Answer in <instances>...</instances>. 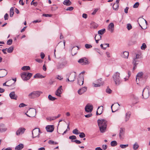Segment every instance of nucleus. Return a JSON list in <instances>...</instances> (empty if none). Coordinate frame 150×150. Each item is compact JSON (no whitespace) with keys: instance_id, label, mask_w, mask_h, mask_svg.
<instances>
[{"instance_id":"f257e3e1","label":"nucleus","mask_w":150,"mask_h":150,"mask_svg":"<svg viewBox=\"0 0 150 150\" xmlns=\"http://www.w3.org/2000/svg\"><path fill=\"white\" fill-rule=\"evenodd\" d=\"M100 132L103 133L105 132L107 127L106 121L104 119L98 120L97 121Z\"/></svg>"},{"instance_id":"f03ea898","label":"nucleus","mask_w":150,"mask_h":150,"mask_svg":"<svg viewBox=\"0 0 150 150\" xmlns=\"http://www.w3.org/2000/svg\"><path fill=\"white\" fill-rule=\"evenodd\" d=\"M112 79L115 84L117 86H119L122 83V80L120 77V74L118 72H115L113 75Z\"/></svg>"},{"instance_id":"7ed1b4c3","label":"nucleus","mask_w":150,"mask_h":150,"mask_svg":"<svg viewBox=\"0 0 150 150\" xmlns=\"http://www.w3.org/2000/svg\"><path fill=\"white\" fill-rule=\"evenodd\" d=\"M68 62L64 60L62 62H58L56 63L55 67L57 69H61L67 65Z\"/></svg>"},{"instance_id":"20e7f679","label":"nucleus","mask_w":150,"mask_h":150,"mask_svg":"<svg viewBox=\"0 0 150 150\" xmlns=\"http://www.w3.org/2000/svg\"><path fill=\"white\" fill-rule=\"evenodd\" d=\"M42 93L40 91H33L28 94V97L30 99H34L39 97Z\"/></svg>"},{"instance_id":"39448f33","label":"nucleus","mask_w":150,"mask_h":150,"mask_svg":"<svg viewBox=\"0 0 150 150\" xmlns=\"http://www.w3.org/2000/svg\"><path fill=\"white\" fill-rule=\"evenodd\" d=\"M148 87H146L143 91L142 96L143 98L146 99L149 96V91Z\"/></svg>"},{"instance_id":"423d86ee","label":"nucleus","mask_w":150,"mask_h":150,"mask_svg":"<svg viewBox=\"0 0 150 150\" xmlns=\"http://www.w3.org/2000/svg\"><path fill=\"white\" fill-rule=\"evenodd\" d=\"M39 129L38 128H35L32 131V137L34 138L37 137H39Z\"/></svg>"},{"instance_id":"0eeeda50","label":"nucleus","mask_w":150,"mask_h":150,"mask_svg":"<svg viewBox=\"0 0 150 150\" xmlns=\"http://www.w3.org/2000/svg\"><path fill=\"white\" fill-rule=\"evenodd\" d=\"M119 107L120 105L117 103H115L112 104L111 107L112 112H114L117 111L118 110V108H119Z\"/></svg>"},{"instance_id":"6e6552de","label":"nucleus","mask_w":150,"mask_h":150,"mask_svg":"<svg viewBox=\"0 0 150 150\" xmlns=\"http://www.w3.org/2000/svg\"><path fill=\"white\" fill-rule=\"evenodd\" d=\"M76 76L75 74L71 75V74H68L66 75L67 79L69 81H73Z\"/></svg>"},{"instance_id":"1a4fd4ad","label":"nucleus","mask_w":150,"mask_h":150,"mask_svg":"<svg viewBox=\"0 0 150 150\" xmlns=\"http://www.w3.org/2000/svg\"><path fill=\"white\" fill-rule=\"evenodd\" d=\"M125 129L122 128H120L119 134V136L120 139H123L125 137Z\"/></svg>"},{"instance_id":"9d476101","label":"nucleus","mask_w":150,"mask_h":150,"mask_svg":"<svg viewBox=\"0 0 150 150\" xmlns=\"http://www.w3.org/2000/svg\"><path fill=\"white\" fill-rule=\"evenodd\" d=\"M93 106L92 105L90 104H87L85 107V110L86 112H91L93 110Z\"/></svg>"},{"instance_id":"9b49d317","label":"nucleus","mask_w":150,"mask_h":150,"mask_svg":"<svg viewBox=\"0 0 150 150\" xmlns=\"http://www.w3.org/2000/svg\"><path fill=\"white\" fill-rule=\"evenodd\" d=\"M78 62L82 65H86L88 64L87 59L86 58H83L79 59Z\"/></svg>"},{"instance_id":"f8f14e48","label":"nucleus","mask_w":150,"mask_h":150,"mask_svg":"<svg viewBox=\"0 0 150 150\" xmlns=\"http://www.w3.org/2000/svg\"><path fill=\"white\" fill-rule=\"evenodd\" d=\"M107 30L111 33L113 32L114 30V25L113 23H111L108 26Z\"/></svg>"},{"instance_id":"ddd939ff","label":"nucleus","mask_w":150,"mask_h":150,"mask_svg":"<svg viewBox=\"0 0 150 150\" xmlns=\"http://www.w3.org/2000/svg\"><path fill=\"white\" fill-rule=\"evenodd\" d=\"M26 129L23 127L19 128L16 132V134L19 136L24 133Z\"/></svg>"},{"instance_id":"4468645a","label":"nucleus","mask_w":150,"mask_h":150,"mask_svg":"<svg viewBox=\"0 0 150 150\" xmlns=\"http://www.w3.org/2000/svg\"><path fill=\"white\" fill-rule=\"evenodd\" d=\"M62 86H60L55 92V95L59 97L61 96V94L62 91Z\"/></svg>"},{"instance_id":"2eb2a0df","label":"nucleus","mask_w":150,"mask_h":150,"mask_svg":"<svg viewBox=\"0 0 150 150\" xmlns=\"http://www.w3.org/2000/svg\"><path fill=\"white\" fill-rule=\"evenodd\" d=\"M139 62V60H138V59H136L135 58H133V60L132 61V64H133V69L134 70L135 69H136L137 65L138 64V62Z\"/></svg>"},{"instance_id":"dca6fc26","label":"nucleus","mask_w":150,"mask_h":150,"mask_svg":"<svg viewBox=\"0 0 150 150\" xmlns=\"http://www.w3.org/2000/svg\"><path fill=\"white\" fill-rule=\"evenodd\" d=\"M87 90V88L86 87H83L78 90V93L79 95H81L85 93Z\"/></svg>"},{"instance_id":"f3484780","label":"nucleus","mask_w":150,"mask_h":150,"mask_svg":"<svg viewBox=\"0 0 150 150\" xmlns=\"http://www.w3.org/2000/svg\"><path fill=\"white\" fill-rule=\"evenodd\" d=\"M7 129V128L5 127L4 124L2 123L0 124V133L5 132Z\"/></svg>"},{"instance_id":"a211bd4d","label":"nucleus","mask_w":150,"mask_h":150,"mask_svg":"<svg viewBox=\"0 0 150 150\" xmlns=\"http://www.w3.org/2000/svg\"><path fill=\"white\" fill-rule=\"evenodd\" d=\"M46 129L47 132H51L54 130L53 125H47L46 127Z\"/></svg>"},{"instance_id":"6ab92c4d","label":"nucleus","mask_w":150,"mask_h":150,"mask_svg":"<svg viewBox=\"0 0 150 150\" xmlns=\"http://www.w3.org/2000/svg\"><path fill=\"white\" fill-rule=\"evenodd\" d=\"M84 78L83 77L80 76L78 78V83L80 85H82L83 83Z\"/></svg>"},{"instance_id":"aec40b11","label":"nucleus","mask_w":150,"mask_h":150,"mask_svg":"<svg viewBox=\"0 0 150 150\" xmlns=\"http://www.w3.org/2000/svg\"><path fill=\"white\" fill-rule=\"evenodd\" d=\"M9 96L12 99L16 100L17 98L14 91L11 92L9 94Z\"/></svg>"},{"instance_id":"412c9836","label":"nucleus","mask_w":150,"mask_h":150,"mask_svg":"<svg viewBox=\"0 0 150 150\" xmlns=\"http://www.w3.org/2000/svg\"><path fill=\"white\" fill-rule=\"evenodd\" d=\"M120 0H116V3L114 4L112 8L114 10H116L119 7V3Z\"/></svg>"},{"instance_id":"4be33fe9","label":"nucleus","mask_w":150,"mask_h":150,"mask_svg":"<svg viewBox=\"0 0 150 150\" xmlns=\"http://www.w3.org/2000/svg\"><path fill=\"white\" fill-rule=\"evenodd\" d=\"M60 114H59L57 116L48 117L47 118V120L51 121L52 120H54L56 119V118L59 117L60 116Z\"/></svg>"},{"instance_id":"5701e85b","label":"nucleus","mask_w":150,"mask_h":150,"mask_svg":"<svg viewBox=\"0 0 150 150\" xmlns=\"http://www.w3.org/2000/svg\"><path fill=\"white\" fill-rule=\"evenodd\" d=\"M143 75V72H139V73H138L137 74V75L136 81L137 82V84H138V83H137V79H139V80L140 79H142Z\"/></svg>"},{"instance_id":"b1692460","label":"nucleus","mask_w":150,"mask_h":150,"mask_svg":"<svg viewBox=\"0 0 150 150\" xmlns=\"http://www.w3.org/2000/svg\"><path fill=\"white\" fill-rule=\"evenodd\" d=\"M121 55L124 58H127L129 56V53L126 51L124 52Z\"/></svg>"},{"instance_id":"393cba45","label":"nucleus","mask_w":150,"mask_h":150,"mask_svg":"<svg viewBox=\"0 0 150 150\" xmlns=\"http://www.w3.org/2000/svg\"><path fill=\"white\" fill-rule=\"evenodd\" d=\"M23 73L25 75V76L28 78V79H29L33 75L32 73H28V72H25Z\"/></svg>"},{"instance_id":"a878e982","label":"nucleus","mask_w":150,"mask_h":150,"mask_svg":"<svg viewBox=\"0 0 150 150\" xmlns=\"http://www.w3.org/2000/svg\"><path fill=\"white\" fill-rule=\"evenodd\" d=\"M24 147L23 144H21L16 146L15 149L16 150H21Z\"/></svg>"},{"instance_id":"bb28decb","label":"nucleus","mask_w":150,"mask_h":150,"mask_svg":"<svg viewBox=\"0 0 150 150\" xmlns=\"http://www.w3.org/2000/svg\"><path fill=\"white\" fill-rule=\"evenodd\" d=\"M71 2L69 0H65L63 3V4L66 6H69L71 4Z\"/></svg>"},{"instance_id":"cd10ccee","label":"nucleus","mask_w":150,"mask_h":150,"mask_svg":"<svg viewBox=\"0 0 150 150\" xmlns=\"http://www.w3.org/2000/svg\"><path fill=\"white\" fill-rule=\"evenodd\" d=\"M45 76H43L39 73H37L34 76V78H44Z\"/></svg>"},{"instance_id":"c85d7f7f","label":"nucleus","mask_w":150,"mask_h":150,"mask_svg":"<svg viewBox=\"0 0 150 150\" xmlns=\"http://www.w3.org/2000/svg\"><path fill=\"white\" fill-rule=\"evenodd\" d=\"M133 100H134L133 102V105L136 104L139 102L138 98L136 96H134Z\"/></svg>"},{"instance_id":"c756f323","label":"nucleus","mask_w":150,"mask_h":150,"mask_svg":"<svg viewBox=\"0 0 150 150\" xmlns=\"http://www.w3.org/2000/svg\"><path fill=\"white\" fill-rule=\"evenodd\" d=\"M103 112V106L99 107L97 110L96 112Z\"/></svg>"},{"instance_id":"7c9ffc66","label":"nucleus","mask_w":150,"mask_h":150,"mask_svg":"<svg viewBox=\"0 0 150 150\" xmlns=\"http://www.w3.org/2000/svg\"><path fill=\"white\" fill-rule=\"evenodd\" d=\"M1 73H4V74L3 75L0 76V78L4 77L7 74V72L5 69H3V71Z\"/></svg>"},{"instance_id":"2f4dec72","label":"nucleus","mask_w":150,"mask_h":150,"mask_svg":"<svg viewBox=\"0 0 150 150\" xmlns=\"http://www.w3.org/2000/svg\"><path fill=\"white\" fill-rule=\"evenodd\" d=\"M7 49L8 52L11 53L13 52L14 50V47L13 46H11Z\"/></svg>"},{"instance_id":"473e14b6","label":"nucleus","mask_w":150,"mask_h":150,"mask_svg":"<svg viewBox=\"0 0 150 150\" xmlns=\"http://www.w3.org/2000/svg\"><path fill=\"white\" fill-rule=\"evenodd\" d=\"M21 69L23 71H27L30 69V67L29 66H24L22 67Z\"/></svg>"},{"instance_id":"72a5a7b5","label":"nucleus","mask_w":150,"mask_h":150,"mask_svg":"<svg viewBox=\"0 0 150 150\" xmlns=\"http://www.w3.org/2000/svg\"><path fill=\"white\" fill-rule=\"evenodd\" d=\"M105 32V28L99 30L98 31V33L99 35H102Z\"/></svg>"},{"instance_id":"f704fd0d","label":"nucleus","mask_w":150,"mask_h":150,"mask_svg":"<svg viewBox=\"0 0 150 150\" xmlns=\"http://www.w3.org/2000/svg\"><path fill=\"white\" fill-rule=\"evenodd\" d=\"M25 75L23 73L21 75V77L24 81H27L29 79H28V78L25 76Z\"/></svg>"},{"instance_id":"c9c22d12","label":"nucleus","mask_w":150,"mask_h":150,"mask_svg":"<svg viewBox=\"0 0 150 150\" xmlns=\"http://www.w3.org/2000/svg\"><path fill=\"white\" fill-rule=\"evenodd\" d=\"M14 9L13 7H11L10 9V17H11L13 16L14 14Z\"/></svg>"},{"instance_id":"e433bc0d","label":"nucleus","mask_w":150,"mask_h":150,"mask_svg":"<svg viewBox=\"0 0 150 150\" xmlns=\"http://www.w3.org/2000/svg\"><path fill=\"white\" fill-rule=\"evenodd\" d=\"M48 98L49 100L51 101H54L56 99V98L52 96L51 95H49L48 96Z\"/></svg>"},{"instance_id":"4c0bfd02","label":"nucleus","mask_w":150,"mask_h":150,"mask_svg":"<svg viewBox=\"0 0 150 150\" xmlns=\"http://www.w3.org/2000/svg\"><path fill=\"white\" fill-rule=\"evenodd\" d=\"M139 147V145H138L137 142H135L134 144L133 145V148L134 150L137 149Z\"/></svg>"},{"instance_id":"58836bf2","label":"nucleus","mask_w":150,"mask_h":150,"mask_svg":"<svg viewBox=\"0 0 150 150\" xmlns=\"http://www.w3.org/2000/svg\"><path fill=\"white\" fill-rule=\"evenodd\" d=\"M125 115V121L127 122L129 120V118H130L131 114L130 113H126Z\"/></svg>"},{"instance_id":"ea45409f","label":"nucleus","mask_w":150,"mask_h":150,"mask_svg":"<svg viewBox=\"0 0 150 150\" xmlns=\"http://www.w3.org/2000/svg\"><path fill=\"white\" fill-rule=\"evenodd\" d=\"M110 144L112 146H115L117 145V143L116 141H113L111 142Z\"/></svg>"},{"instance_id":"a19ab883","label":"nucleus","mask_w":150,"mask_h":150,"mask_svg":"<svg viewBox=\"0 0 150 150\" xmlns=\"http://www.w3.org/2000/svg\"><path fill=\"white\" fill-rule=\"evenodd\" d=\"M25 113V115H26L27 116L30 117H35L36 115V113H33V115H32V113H29V114H28L27 113Z\"/></svg>"},{"instance_id":"79ce46f5","label":"nucleus","mask_w":150,"mask_h":150,"mask_svg":"<svg viewBox=\"0 0 150 150\" xmlns=\"http://www.w3.org/2000/svg\"><path fill=\"white\" fill-rule=\"evenodd\" d=\"M48 143L50 144H58V143L57 142H55L53 141L52 140H50L48 142Z\"/></svg>"},{"instance_id":"37998d69","label":"nucleus","mask_w":150,"mask_h":150,"mask_svg":"<svg viewBox=\"0 0 150 150\" xmlns=\"http://www.w3.org/2000/svg\"><path fill=\"white\" fill-rule=\"evenodd\" d=\"M102 79L100 78L99 79L97 80L96 81V83H98V84L102 83V86L103 84V82L102 81Z\"/></svg>"},{"instance_id":"c03bdc74","label":"nucleus","mask_w":150,"mask_h":150,"mask_svg":"<svg viewBox=\"0 0 150 150\" xmlns=\"http://www.w3.org/2000/svg\"><path fill=\"white\" fill-rule=\"evenodd\" d=\"M80 134L79 136L81 138H83L85 137V135L83 132H80L79 133Z\"/></svg>"},{"instance_id":"a18cd8bd","label":"nucleus","mask_w":150,"mask_h":150,"mask_svg":"<svg viewBox=\"0 0 150 150\" xmlns=\"http://www.w3.org/2000/svg\"><path fill=\"white\" fill-rule=\"evenodd\" d=\"M128 146V144H120V147L122 149L125 148Z\"/></svg>"},{"instance_id":"49530a36","label":"nucleus","mask_w":150,"mask_h":150,"mask_svg":"<svg viewBox=\"0 0 150 150\" xmlns=\"http://www.w3.org/2000/svg\"><path fill=\"white\" fill-rule=\"evenodd\" d=\"M93 86L95 87H100L102 86V83L98 84V83H93Z\"/></svg>"},{"instance_id":"de8ad7c7","label":"nucleus","mask_w":150,"mask_h":150,"mask_svg":"<svg viewBox=\"0 0 150 150\" xmlns=\"http://www.w3.org/2000/svg\"><path fill=\"white\" fill-rule=\"evenodd\" d=\"M13 41L12 39H10L8 40L7 42V44L8 45H10L11 44H12V43Z\"/></svg>"},{"instance_id":"09e8293b","label":"nucleus","mask_w":150,"mask_h":150,"mask_svg":"<svg viewBox=\"0 0 150 150\" xmlns=\"http://www.w3.org/2000/svg\"><path fill=\"white\" fill-rule=\"evenodd\" d=\"M146 46L145 43H143L141 46V49L142 50H144L146 48Z\"/></svg>"},{"instance_id":"8fccbe9b","label":"nucleus","mask_w":150,"mask_h":150,"mask_svg":"<svg viewBox=\"0 0 150 150\" xmlns=\"http://www.w3.org/2000/svg\"><path fill=\"white\" fill-rule=\"evenodd\" d=\"M127 28L128 30L132 28V26L130 24L128 23L127 24Z\"/></svg>"},{"instance_id":"3c124183","label":"nucleus","mask_w":150,"mask_h":150,"mask_svg":"<svg viewBox=\"0 0 150 150\" xmlns=\"http://www.w3.org/2000/svg\"><path fill=\"white\" fill-rule=\"evenodd\" d=\"M78 132V130L77 129H75L73 130L72 132L74 134H79V133Z\"/></svg>"},{"instance_id":"603ef678","label":"nucleus","mask_w":150,"mask_h":150,"mask_svg":"<svg viewBox=\"0 0 150 150\" xmlns=\"http://www.w3.org/2000/svg\"><path fill=\"white\" fill-rule=\"evenodd\" d=\"M96 38L97 39L100 40L101 39V37L99 35H96L95 37V40H96Z\"/></svg>"},{"instance_id":"864d4df0","label":"nucleus","mask_w":150,"mask_h":150,"mask_svg":"<svg viewBox=\"0 0 150 150\" xmlns=\"http://www.w3.org/2000/svg\"><path fill=\"white\" fill-rule=\"evenodd\" d=\"M139 5V3L138 2L136 3L133 5V7L134 8H137Z\"/></svg>"},{"instance_id":"5fc2aeb1","label":"nucleus","mask_w":150,"mask_h":150,"mask_svg":"<svg viewBox=\"0 0 150 150\" xmlns=\"http://www.w3.org/2000/svg\"><path fill=\"white\" fill-rule=\"evenodd\" d=\"M29 111L30 112H36V110L34 108H30L29 109Z\"/></svg>"},{"instance_id":"6e6d98bb","label":"nucleus","mask_w":150,"mask_h":150,"mask_svg":"<svg viewBox=\"0 0 150 150\" xmlns=\"http://www.w3.org/2000/svg\"><path fill=\"white\" fill-rule=\"evenodd\" d=\"M85 47L86 49H88L91 48L92 47V46L91 45L86 44L85 45Z\"/></svg>"},{"instance_id":"4d7b16f0","label":"nucleus","mask_w":150,"mask_h":150,"mask_svg":"<svg viewBox=\"0 0 150 150\" xmlns=\"http://www.w3.org/2000/svg\"><path fill=\"white\" fill-rule=\"evenodd\" d=\"M27 105L26 104H24L23 103H21L19 105V107L20 108H22Z\"/></svg>"},{"instance_id":"13d9d810","label":"nucleus","mask_w":150,"mask_h":150,"mask_svg":"<svg viewBox=\"0 0 150 150\" xmlns=\"http://www.w3.org/2000/svg\"><path fill=\"white\" fill-rule=\"evenodd\" d=\"M76 137L74 135H72L71 136H69V138L70 139L73 140L76 139Z\"/></svg>"},{"instance_id":"bf43d9fd","label":"nucleus","mask_w":150,"mask_h":150,"mask_svg":"<svg viewBox=\"0 0 150 150\" xmlns=\"http://www.w3.org/2000/svg\"><path fill=\"white\" fill-rule=\"evenodd\" d=\"M74 9V7H68L67 9H66V11H71L73 10Z\"/></svg>"},{"instance_id":"052dcab7","label":"nucleus","mask_w":150,"mask_h":150,"mask_svg":"<svg viewBox=\"0 0 150 150\" xmlns=\"http://www.w3.org/2000/svg\"><path fill=\"white\" fill-rule=\"evenodd\" d=\"M42 16L47 17H51L52 16V15L51 14H42Z\"/></svg>"},{"instance_id":"680f3d73","label":"nucleus","mask_w":150,"mask_h":150,"mask_svg":"<svg viewBox=\"0 0 150 150\" xmlns=\"http://www.w3.org/2000/svg\"><path fill=\"white\" fill-rule=\"evenodd\" d=\"M106 92L108 93H111L112 92V90L110 88H107L106 90Z\"/></svg>"},{"instance_id":"e2e57ef3","label":"nucleus","mask_w":150,"mask_h":150,"mask_svg":"<svg viewBox=\"0 0 150 150\" xmlns=\"http://www.w3.org/2000/svg\"><path fill=\"white\" fill-rule=\"evenodd\" d=\"M71 141L72 142H75L77 144H80L81 143V142L78 140H76L74 141Z\"/></svg>"},{"instance_id":"0e129e2a","label":"nucleus","mask_w":150,"mask_h":150,"mask_svg":"<svg viewBox=\"0 0 150 150\" xmlns=\"http://www.w3.org/2000/svg\"><path fill=\"white\" fill-rule=\"evenodd\" d=\"M4 19L5 20H7L8 19V15L7 13L5 14L4 16Z\"/></svg>"},{"instance_id":"69168bd1","label":"nucleus","mask_w":150,"mask_h":150,"mask_svg":"<svg viewBox=\"0 0 150 150\" xmlns=\"http://www.w3.org/2000/svg\"><path fill=\"white\" fill-rule=\"evenodd\" d=\"M98 10V8H97L96 9H95L93 11V12L92 13V15H94L96 14V12H97V11Z\"/></svg>"},{"instance_id":"338daca9","label":"nucleus","mask_w":150,"mask_h":150,"mask_svg":"<svg viewBox=\"0 0 150 150\" xmlns=\"http://www.w3.org/2000/svg\"><path fill=\"white\" fill-rule=\"evenodd\" d=\"M92 113H89L87 115H85V116L86 117L88 118L92 116Z\"/></svg>"},{"instance_id":"774afa93","label":"nucleus","mask_w":150,"mask_h":150,"mask_svg":"<svg viewBox=\"0 0 150 150\" xmlns=\"http://www.w3.org/2000/svg\"><path fill=\"white\" fill-rule=\"evenodd\" d=\"M40 56L41 59H43L45 57V55L43 52H41L40 54Z\"/></svg>"}]
</instances>
